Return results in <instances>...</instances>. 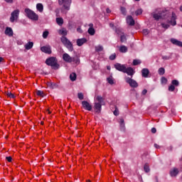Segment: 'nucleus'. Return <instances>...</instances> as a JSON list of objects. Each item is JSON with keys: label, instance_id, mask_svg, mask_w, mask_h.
<instances>
[{"label": "nucleus", "instance_id": "nucleus-27", "mask_svg": "<svg viewBox=\"0 0 182 182\" xmlns=\"http://www.w3.org/2000/svg\"><path fill=\"white\" fill-rule=\"evenodd\" d=\"M76 77H77V76L75 73H73L70 75V79L72 82H75V80H76Z\"/></svg>", "mask_w": 182, "mask_h": 182}, {"label": "nucleus", "instance_id": "nucleus-9", "mask_svg": "<svg viewBox=\"0 0 182 182\" xmlns=\"http://www.w3.org/2000/svg\"><path fill=\"white\" fill-rule=\"evenodd\" d=\"M124 73H127L128 76H131L132 77H133V75L136 73V71H134V69H133V68L132 67H128V68L125 67Z\"/></svg>", "mask_w": 182, "mask_h": 182}, {"label": "nucleus", "instance_id": "nucleus-50", "mask_svg": "<svg viewBox=\"0 0 182 182\" xmlns=\"http://www.w3.org/2000/svg\"><path fill=\"white\" fill-rule=\"evenodd\" d=\"M77 32H78V33H82L83 31H82V28L80 27H78L77 28Z\"/></svg>", "mask_w": 182, "mask_h": 182}, {"label": "nucleus", "instance_id": "nucleus-4", "mask_svg": "<svg viewBox=\"0 0 182 182\" xmlns=\"http://www.w3.org/2000/svg\"><path fill=\"white\" fill-rule=\"evenodd\" d=\"M46 65L51 66L53 69H59V64H58V60L55 57H50L46 60Z\"/></svg>", "mask_w": 182, "mask_h": 182}, {"label": "nucleus", "instance_id": "nucleus-23", "mask_svg": "<svg viewBox=\"0 0 182 182\" xmlns=\"http://www.w3.org/2000/svg\"><path fill=\"white\" fill-rule=\"evenodd\" d=\"M128 49L126 47V46H121L119 47V52H121V53H126V52H127Z\"/></svg>", "mask_w": 182, "mask_h": 182}, {"label": "nucleus", "instance_id": "nucleus-55", "mask_svg": "<svg viewBox=\"0 0 182 182\" xmlns=\"http://www.w3.org/2000/svg\"><path fill=\"white\" fill-rule=\"evenodd\" d=\"M110 28H114V24L113 23H109Z\"/></svg>", "mask_w": 182, "mask_h": 182}, {"label": "nucleus", "instance_id": "nucleus-47", "mask_svg": "<svg viewBox=\"0 0 182 182\" xmlns=\"http://www.w3.org/2000/svg\"><path fill=\"white\" fill-rule=\"evenodd\" d=\"M7 96L9 97H11V99H14L15 98V95L14 94H12L11 92H8L7 93Z\"/></svg>", "mask_w": 182, "mask_h": 182}, {"label": "nucleus", "instance_id": "nucleus-38", "mask_svg": "<svg viewBox=\"0 0 182 182\" xmlns=\"http://www.w3.org/2000/svg\"><path fill=\"white\" fill-rule=\"evenodd\" d=\"M48 36H49V31H46L43 33V39H46V38H48Z\"/></svg>", "mask_w": 182, "mask_h": 182}, {"label": "nucleus", "instance_id": "nucleus-48", "mask_svg": "<svg viewBox=\"0 0 182 182\" xmlns=\"http://www.w3.org/2000/svg\"><path fill=\"white\" fill-rule=\"evenodd\" d=\"M119 123H120V126L121 127H124V119H119Z\"/></svg>", "mask_w": 182, "mask_h": 182}, {"label": "nucleus", "instance_id": "nucleus-39", "mask_svg": "<svg viewBox=\"0 0 182 182\" xmlns=\"http://www.w3.org/2000/svg\"><path fill=\"white\" fill-rule=\"evenodd\" d=\"M161 80V83L163 85H166L167 84L168 80H167V78H166V77H162Z\"/></svg>", "mask_w": 182, "mask_h": 182}, {"label": "nucleus", "instance_id": "nucleus-54", "mask_svg": "<svg viewBox=\"0 0 182 182\" xmlns=\"http://www.w3.org/2000/svg\"><path fill=\"white\" fill-rule=\"evenodd\" d=\"M154 147H155V149H160V146H159V144H154Z\"/></svg>", "mask_w": 182, "mask_h": 182}, {"label": "nucleus", "instance_id": "nucleus-13", "mask_svg": "<svg viewBox=\"0 0 182 182\" xmlns=\"http://www.w3.org/2000/svg\"><path fill=\"white\" fill-rule=\"evenodd\" d=\"M63 59L65 62H67V63H72V57L66 53L63 55Z\"/></svg>", "mask_w": 182, "mask_h": 182}, {"label": "nucleus", "instance_id": "nucleus-28", "mask_svg": "<svg viewBox=\"0 0 182 182\" xmlns=\"http://www.w3.org/2000/svg\"><path fill=\"white\" fill-rule=\"evenodd\" d=\"M171 85H173L175 87H178V86H180V82L177 80H173L171 81Z\"/></svg>", "mask_w": 182, "mask_h": 182}, {"label": "nucleus", "instance_id": "nucleus-49", "mask_svg": "<svg viewBox=\"0 0 182 182\" xmlns=\"http://www.w3.org/2000/svg\"><path fill=\"white\" fill-rule=\"evenodd\" d=\"M6 160H7L9 163H12V156H6Z\"/></svg>", "mask_w": 182, "mask_h": 182}, {"label": "nucleus", "instance_id": "nucleus-51", "mask_svg": "<svg viewBox=\"0 0 182 182\" xmlns=\"http://www.w3.org/2000/svg\"><path fill=\"white\" fill-rule=\"evenodd\" d=\"M147 94V90H144L143 91H142V92H141V95H146Z\"/></svg>", "mask_w": 182, "mask_h": 182}, {"label": "nucleus", "instance_id": "nucleus-35", "mask_svg": "<svg viewBox=\"0 0 182 182\" xmlns=\"http://www.w3.org/2000/svg\"><path fill=\"white\" fill-rule=\"evenodd\" d=\"M143 14V10L141 9H139L135 11V14L136 16H139V15H141Z\"/></svg>", "mask_w": 182, "mask_h": 182}, {"label": "nucleus", "instance_id": "nucleus-31", "mask_svg": "<svg viewBox=\"0 0 182 182\" xmlns=\"http://www.w3.org/2000/svg\"><path fill=\"white\" fill-rule=\"evenodd\" d=\"M144 170L145 173H149L150 171V167L149 166L148 164H146L144 166Z\"/></svg>", "mask_w": 182, "mask_h": 182}, {"label": "nucleus", "instance_id": "nucleus-33", "mask_svg": "<svg viewBox=\"0 0 182 182\" xmlns=\"http://www.w3.org/2000/svg\"><path fill=\"white\" fill-rule=\"evenodd\" d=\"M126 41H127V39L126 38V36H124V33L121 34V36H120V41L122 43H123V42H126Z\"/></svg>", "mask_w": 182, "mask_h": 182}, {"label": "nucleus", "instance_id": "nucleus-14", "mask_svg": "<svg viewBox=\"0 0 182 182\" xmlns=\"http://www.w3.org/2000/svg\"><path fill=\"white\" fill-rule=\"evenodd\" d=\"M127 23L129 25V26H134V19L132 16H127Z\"/></svg>", "mask_w": 182, "mask_h": 182}, {"label": "nucleus", "instance_id": "nucleus-5", "mask_svg": "<svg viewBox=\"0 0 182 182\" xmlns=\"http://www.w3.org/2000/svg\"><path fill=\"white\" fill-rule=\"evenodd\" d=\"M61 42L68 49V50H70V52L73 51V44H72V42H70L68 38L63 36L61 38Z\"/></svg>", "mask_w": 182, "mask_h": 182}, {"label": "nucleus", "instance_id": "nucleus-16", "mask_svg": "<svg viewBox=\"0 0 182 182\" xmlns=\"http://www.w3.org/2000/svg\"><path fill=\"white\" fill-rule=\"evenodd\" d=\"M171 42L173 43V45H176V46H180V48H182V42L180 41H178L176 38H171Z\"/></svg>", "mask_w": 182, "mask_h": 182}, {"label": "nucleus", "instance_id": "nucleus-3", "mask_svg": "<svg viewBox=\"0 0 182 182\" xmlns=\"http://www.w3.org/2000/svg\"><path fill=\"white\" fill-rule=\"evenodd\" d=\"M24 12L26 16H27L28 19H31V21H38L39 19V16L30 9H25Z\"/></svg>", "mask_w": 182, "mask_h": 182}, {"label": "nucleus", "instance_id": "nucleus-40", "mask_svg": "<svg viewBox=\"0 0 182 182\" xmlns=\"http://www.w3.org/2000/svg\"><path fill=\"white\" fill-rule=\"evenodd\" d=\"M120 11H121V12H122V14L123 15H124V16L127 15V12L126 11V8H124V7H121V8H120Z\"/></svg>", "mask_w": 182, "mask_h": 182}, {"label": "nucleus", "instance_id": "nucleus-61", "mask_svg": "<svg viewBox=\"0 0 182 182\" xmlns=\"http://www.w3.org/2000/svg\"><path fill=\"white\" fill-rule=\"evenodd\" d=\"M50 86H53V85H55V84L50 82Z\"/></svg>", "mask_w": 182, "mask_h": 182}, {"label": "nucleus", "instance_id": "nucleus-59", "mask_svg": "<svg viewBox=\"0 0 182 182\" xmlns=\"http://www.w3.org/2000/svg\"><path fill=\"white\" fill-rule=\"evenodd\" d=\"M4 60V58L2 57H0V63Z\"/></svg>", "mask_w": 182, "mask_h": 182}, {"label": "nucleus", "instance_id": "nucleus-7", "mask_svg": "<svg viewBox=\"0 0 182 182\" xmlns=\"http://www.w3.org/2000/svg\"><path fill=\"white\" fill-rule=\"evenodd\" d=\"M19 9H16L11 14L10 22L14 23L15 21H18V18H19L20 14Z\"/></svg>", "mask_w": 182, "mask_h": 182}, {"label": "nucleus", "instance_id": "nucleus-44", "mask_svg": "<svg viewBox=\"0 0 182 182\" xmlns=\"http://www.w3.org/2000/svg\"><path fill=\"white\" fill-rule=\"evenodd\" d=\"M113 114L114 116H119V109H117V107H115V109L113 112Z\"/></svg>", "mask_w": 182, "mask_h": 182}, {"label": "nucleus", "instance_id": "nucleus-24", "mask_svg": "<svg viewBox=\"0 0 182 182\" xmlns=\"http://www.w3.org/2000/svg\"><path fill=\"white\" fill-rule=\"evenodd\" d=\"M56 23H58V25H59V26H62V25H63V18L60 17L57 18Z\"/></svg>", "mask_w": 182, "mask_h": 182}, {"label": "nucleus", "instance_id": "nucleus-62", "mask_svg": "<svg viewBox=\"0 0 182 182\" xmlns=\"http://www.w3.org/2000/svg\"><path fill=\"white\" fill-rule=\"evenodd\" d=\"M135 1H140V0H135Z\"/></svg>", "mask_w": 182, "mask_h": 182}, {"label": "nucleus", "instance_id": "nucleus-15", "mask_svg": "<svg viewBox=\"0 0 182 182\" xmlns=\"http://www.w3.org/2000/svg\"><path fill=\"white\" fill-rule=\"evenodd\" d=\"M142 77L147 78L150 75V70L148 68H143L141 71Z\"/></svg>", "mask_w": 182, "mask_h": 182}, {"label": "nucleus", "instance_id": "nucleus-1", "mask_svg": "<svg viewBox=\"0 0 182 182\" xmlns=\"http://www.w3.org/2000/svg\"><path fill=\"white\" fill-rule=\"evenodd\" d=\"M151 15L153 16V18L155 19V21H159V19H166V22L168 23H171L172 26H176V25H177V21H176V19H177V16L174 14V12L172 13V15L170 18L168 11L162 9H157L154 12L151 14Z\"/></svg>", "mask_w": 182, "mask_h": 182}, {"label": "nucleus", "instance_id": "nucleus-29", "mask_svg": "<svg viewBox=\"0 0 182 182\" xmlns=\"http://www.w3.org/2000/svg\"><path fill=\"white\" fill-rule=\"evenodd\" d=\"M140 63H141V60L135 59L133 60L132 65L134 66H137V65H140Z\"/></svg>", "mask_w": 182, "mask_h": 182}, {"label": "nucleus", "instance_id": "nucleus-21", "mask_svg": "<svg viewBox=\"0 0 182 182\" xmlns=\"http://www.w3.org/2000/svg\"><path fill=\"white\" fill-rule=\"evenodd\" d=\"M24 48L26 49V50H31V48H33V42L29 41L24 46Z\"/></svg>", "mask_w": 182, "mask_h": 182}, {"label": "nucleus", "instance_id": "nucleus-36", "mask_svg": "<svg viewBox=\"0 0 182 182\" xmlns=\"http://www.w3.org/2000/svg\"><path fill=\"white\" fill-rule=\"evenodd\" d=\"M95 50L96 52H102V50H103V46H95Z\"/></svg>", "mask_w": 182, "mask_h": 182}, {"label": "nucleus", "instance_id": "nucleus-12", "mask_svg": "<svg viewBox=\"0 0 182 182\" xmlns=\"http://www.w3.org/2000/svg\"><path fill=\"white\" fill-rule=\"evenodd\" d=\"M41 52H43L44 53H48V55H50L52 53V49L49 46H45L41 48Z\"/></svg>", "mask_w": 182, "mask_h": 182}, {"label": "nucleus", "instance_id": "nucleus-17", "mask_svg": "<svg viewBox=\"0 0 182 182\" xmlns=\"http://www.w3.org/2000/svg\"><path fill=\"white\" fill-rule=\"evenodd\" d=\"M178 168H173L170 171V176L171 177H176L177 174H178Z\"/></svg>", "mask_w": 182, "mask_h": 182}, {"label": "nucleus", "instance_id": "nucleus-63", "mask_svg": "<svg viewBox=\"0 0 182 182\" xmlns=\"http://www.w3.org/2000/svg\"><path fill=\"white\" fill-rule=\"evenodd\" d=\"M41 124H43V122H41Z\"/></svg>", "mask_w": 182, "mask_h": 182}, {"label": "nucleus", "instance_id": "nucleus-45", "mask_svg": "<svg viewBox=\"0 0 182 182\" xmlns=\"http://www.w3.org/2000/svg\"><path fill=\"white\" fill-rule=\"evenodd\" d=\"M149 29H147V28H145V29H144L143 31H142V33H143V35H144V36H146V35H149Z\"/></svg>", "mask_w": 182, "mask_h": 182}, {"label": "nucleus", "instance_id": "nucleus-11", "mask_svg": "<svg viewBox=\"0 0 182 182\" xmlns=\"http://www.w3.org/2000/svg\"><path fill=\"white\" fill-rule=\"evenodd\" d=\"M114 67L117 70H119V72H122L124 73V70L126 69V65H122L120 63H116L114 65Z\"/></svg>", "mask_w": 182, "mask_h": 182}, {"label": "nucleus", "instance_id": "nucleus-46", "mask_svg": "<svg viewBox=\"0 0 182 182\" xmlns=\"http://www.w3.org/2000/svg\"><path fill=\"white\" fill-rule=\"evenodd\" d=\"M114 59H116V54H115V53L112 54V55L109 56V60H114Z\"/></svg>", "mask_w": 182, "mask_h": 182}, {"label": "nucleus", "instance_id": "nucleus-19", "mask_svg": "<svg viewBox=\"0 0 182 182\" xmlns=\"http://www.w3.org/2000/svg\"><path fill=\"white\" fill-rule=\"evenodd\" d=\"M5 33L8 35V36H14V31H12V28L10 27H6Z\"/></svg>", "mask_w": 182, "mask_h": 182}, {"label": "nucleus", "instance_id": "nucleus-2", "mask_svg": "<svg viewBox=\"0 0 182 182\" xmlns=\"http://www.w3.org/2000/svg\"><path fill=\"white\" fill-rule=\"evenodd\" d=\"M96 100L98 102H95L94 109L95 110L96 113H100V112H102V105H105V98L100 95H97L96 97Z\"/></svg>", "mask_w": 182, "mask_h": 182}, {"label": "nucleus", "instance_id": "nucleus-56", "mask_svg": "<svg viewBox=\"0 0 182 182\" xmlns=\"http://www.w3.org/2000/svg\"><path fill=\"white\" fill-rule=\"evenodd\" d=\"M107 14H110L112 11L109 9H107Z\"/></svg>", "mask_w": 182, "mask_h": 182}, {"label": "nucleus", "instance_id": "nucleus-53", "mask_svg": "<svg viewBox=\"0 0 182 182\" xmlns=\"http://www.w3.org/2000/svg\"><path fill=\"white\" fill-rule=\"evenodd\" d=\"M156 132H157V129H156V128L151 129V133H156Z\"/></svg>", "mask_w": 182, "mask_h": 182}, {"label": "nucleus", "instance_id": "nucleus-26", "mask_svg": "<svg viewBox=\"0 0 182 182\" xmlns=\"http://www.w3.org/2000/svg\"><path fill=\"white\" fill-rule=\"evenodd\" d=\"M72 62L76 65H79V63H80V60L77 57H73L72 58Z\"/></svg>", "mask_w": 182, "mask_h": 182}, {"label": "nucleus", "instance_id": "nucleus-8", "mask_svg": "<svg viewBox=\"0 0 182 182\" xmlns=\"http://www.w3.org/2000/svg\"><path fill=\"white\" fill-rule=\"evenodd\" d=\"M125 82H127L131 87H139V83H137V81L130 78L129 77H127L125 78Z\"/></svg>", "mask_w": 182, "mask_h": 182}, {"label": "nucleus", "instance_id": "nucleus-34", "mask_svg": "<svg viewBox=\"0 0 182 182\" xmlns=\"http://www.w3.org/2000/svg\"><path fill=\"white\" fill-rule=\"evenodd\" d=\"M36 95L37 96H40L41 97H43V96H45V93L43 92V91H41V90H38L36 92Z\"/></svg>", "mask_w": 182, "mask_h": 182}, {"label": "nucleus", "instance_id": "nucleus-22", "mask_svg": "<svg viewBox=\"0 0 182 182\" xmlns=\"http://www.w3.org/2000/svg\"><path fill=\"white\" fill-rule=\"evenodd\" d=\"M36 9L38 12H43V4L38 3L36 4Z\"/></svg>", "mask_w": 182, "mask_h": 182}, {"label": "nucleus", "instance_id": "nucleus-64", "mask_svg": "<svg viewBox=\"0 0 182 182\" xmlns=\"http://www.w3.org/2000/svg\"><path fill=\"white\" fill-rule=\"evenodd\" d=\"M89 182H92V181H88Z\"/></svg>", "mask_w": 182, "mask_h": 182}, {"label": "nucleus", "instance_id": "nucleus-25", "mask_svg": "<svg viewBox=\"0 0 182 182\" xmlns=\"http://www.w3.org/2000/svg\"><path fill=\"white\" fill-rule=\"evenodd\" d=\"M60 35H63V36H66L68 35V31L66 28H63L59 31Z\"/></svg>", "mask_w": 182, "mask_h": 182}, {"label": "nucleus", "instance_id": "nucleus-52", "mask_svg": "<svg viewBox=\"0 0 182 182\" xmlns=\"http://www.w3.org/2000/svg\"><path fill=\"white\" fill-rule=\"evenodd\" d=\"M7 4H12L14 2V0H4Z\"/></svg>", "mask_w": 182, "mask_h": 182}, {"label": "nucleus", "instance_id": "nucleus-41", "mask_svg": "<svg viewBox=\"0 0 182 182\" xmlns=\"http://www.w3.org/2000/svg\"><path fill=\"white\" fill-rule=\"evenodd\" d=\"M176 90V87L174 85H172V84L168 87V91L169 92H174Z\"/></svg>", "mask_w": 182, "mask_h": 182}, {"label": "nucleus", "instance_id": "nucleus-32", "mask_svg": "<svg viewBox=\"0 0 182 182\" xmlns=\"http://www.w3.org/2000/svg\"><path fill=\"white\" fill-rule=\"evenodd\" d=\"M115 32L116 33H117V35H120V36L123 35V31L120 28H116Z\"/></svg>", "mask_w": 182, "mask_h": 182}, {"label": "nucleus", "instance_id": "nucleus-30", "mask_svg": "<svg viewBox=\"0 0 182 182\" xmlns=\"http://www.w3.org/2000/svg\"><path fill=\"white\" fill-rule=\"evenodd\" d=\"M158 72H159V75H160L161 76H162V75H164V73H166V70H164V68H160Z\"/></svg>", "mask_w": 182, "mask_h": 182}, {"label": "nucleus", "instance_id": "nucleus-42", "mask_svg": "<svg viewBox=\"0 0 182 182\" xmlns=\"http://www.w3.org/2000/svg\"><path fill=\"white\" fill-rule=\"evenodd\" d=\"M77 97H78V99H79L80 100H83V99H84L83 93L79 92V93L77 94Z\"/></svg>", "mask_w": 182, "mask_h": 182}, {"label": "nucleus", "instance_id": "nucleus-10", "mask_svg": "<svg viewBox=\"0 0 182 182\" xmlns=\"http://www.w3.org/2000/svg\"><path fill=\"white\" fill-rule=\"evenodd\" d=\"M82 106L85 110L92 112V105H90V103H89L87 101H82Z\"/></svg>", "mask_w": 182, "mask_h": 182}, {"label": "nucleus", "instance_id": "nucleus-43", "mask_svg": "<svg viewBox=\"0 0 182 182\" xmlns=\"http://www.w3.org/2000/svg\"><path fill=\"white\" fill-rule=\"evenodd\" d=\"M107 82H108V83H109V85H113L114 83V81L113 80V78H112V77H108Z\"/></svg>", "mask_w": 182, "mask_h": 182}, {"label": "nucleus", "instance_id": "nucleus-58", "mask_svg": "<svg viewBox=\"0 0 182 182\" xmlns=\"http://www.w3.org/2000/svg\"><path fill=\"white\" fill-rule=\"evenodd\" d=\"M163 59L167 60V59H168V57H167V56H164V57H163Z\"/></svg>", "mask_w": 182, "mask_h": 182}, {"label": "nucleus", "instance_id": "nucleus-60", "mask_svg": "<svg viewBox=\"0 0 182 182\" xmlns=\"http://www.w3.org/2000/svg\"><path fill=\"white\" fill-rule=\"evenodd\" d=\"M107 70H110V66L107 67Z\"/></svg>", "mask_w": 182, "mask_h": 182}, {"label": "nucleus", "instance_id": "nucleus-18", "mask_svg": "<svg viewBox=\"0 0 182 182\" xmlns=\"http://www.w3.org/2000/svg\"><path fill=\"white\" fill-rule=\"evenodd\" d=\"M86 42H87L86 38H78L77 40V46H82L84 43H86Z\"/></svg>", "mask_w": 182, "mask_h": 182}, {"label": "nucleus", "instance_id": "nucleus-6", "mask_svg": "<svg viewBox=\"0 0 182 182\" xmlns=\"http://www.w3.org/2000/svg\"><path fill=\"white\" fill-rule=\"evenodd\" d=\"M72 0H58L59 5H63L64 9L69 11L70 9V4Z\"/></svg>", "mask_w": 182, "mask_h": 182}, {"label": "nucleus", "instance_id": "nucleus-20", "mask_svg": "<svg viewBox=\"0 0 182 182\" xmlns=\"http://www.w3.org/2000/svg\"><path fill=\"white\" fill-rule=\"evenodd\" d=\"M90 28L88 29V33L90 35H91L92 36H93V35H95V28H93V23H90L89 25Z\"/></svg>", "mask_w": 182, "mask_h": 182}, {"label": "nucleus", "instance_id": "nucleus-37", "mask_svg": "<svg viewBox=\"0 0 182 182\" xmlns=\"http://www.w3.org/2000/svg\"><path fill=\"white\" fill-rule=\"evenodd\" d=\"M161 26L164 29H168L170 28V24L162 23Z\"/></svg>", "mask_w": 182, "mask_h": 182}, {"label": "nucleus", "instance_id": "nucleus-57", "mask_svg": "<svg viewBox=\"0 0 182 182\" xmlns=\"http://www.w3.org/2000/svg\"><path fill=\"white\" fill-rule=\"evenodd\" d=\"M168 149V150H171H171H173V146H169Z\"/></svg>", "mask_w": 182, "mask_h": 182}]
</instances>
